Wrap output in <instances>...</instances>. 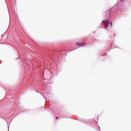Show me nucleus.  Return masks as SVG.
I'll list each match as a JSON object with an SVG mask.
<instances>
[{"mask_svg":"<svg viewBox=\"0 0 131 131\" xmlns=\"http://www.w3.org/2000/svg\"><path fill=\"white\" fill-rule=\"evenodd\" d=\"M102 22L104 23L105 27V28H107L109 24V20H105L103 21Z\"/></svg>","mask_w":131,"mask_h":131,"instance_id":"f257e3e1","label":"nucleus"},{"mask_svg":"<svg viewBox=\"0 0 131 131\" xmlns=\"http://www.w3.org/2000/svg\"><path fill=\"white\" fill-rule=\"evenodd\" d=\"M85 43L84 42H78L77 43V44L80 46H84L85 45Z\"/></svg>","mask_w":131,"mask_h":131,"instance_id":"f03ea898","label":"nucleus"},{"mask_svg":"<svg viewBox=\"0 0 131 131\" xmlns=\"http://www.w3.org/2000/svg\"><path fill=\"white\" fill-rule=\"evenodd\" d=\"M109 12H109V14L108 16H110L111 13H110V12H111V10H109Z\"/></svg>","mask_w":131,"mask_h":131,"instance_id":"7ed1b4c3","label":"nucleus"},{"mask_svg":"<svg viewBox=\"0 0 131 131\" xmlns=\"http://www.w3.org/2000/svg\"><path fill=\"white\" fill-rule=\"evenodd\" d=\"M56 118L57 119H58V117H56Z\"/></svg>","mask_w":131,"mask_h":131,"instance_id":"20e7f679","label":"nucleus"},{"mask_svg":"<svg viewBox=\"0 0 131 131\" xmlns=\"http://www.w3.org/2000/svg\"><path fill=\"white\" fill-rule=\"evenodd\" d=\"M121 1H124V0H120Z\"/></svg>","mask_w":131,"mask_h":131,"instance_id":"39448f33","label":"nucleus"},{"mask_svg":"<svg viewBox=\"0 0 131 131\" xmlns=\"http://www.w3.org/2000/svg\"><path fill=\"white\" fill-rule=\"evenodd\" d=\"M110 24H111V23H110Z\"/></svg>","mask_w":131,"mask_h":131,"instance_id":"423d86ee","label":"nucleus"}]
</instances>
